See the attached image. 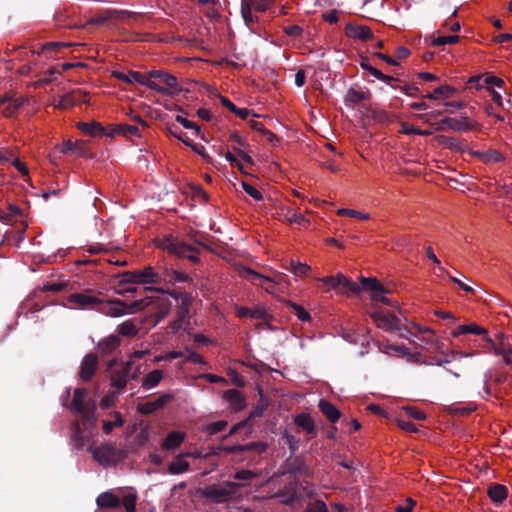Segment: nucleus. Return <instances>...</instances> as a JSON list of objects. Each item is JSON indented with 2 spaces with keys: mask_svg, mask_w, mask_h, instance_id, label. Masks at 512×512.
I'll return each instance as SVG.
<instances>
[{
  "mask_svg": "<svg viewBox=\"0 0 512 512\" xmlns=\"http://www.w3.org/2000/svg\"><path fill=\"white\" fill-rule=\"evenodd\" d=\"M70 393L71 388H67L65 394L62 396V405L71 412L80 415L84 429L91 433L96 427L97 420L95 402L93 400L86 401L88 395L86 388L75 389L73 399L71 403H68Z\"/></svg>",
  "mask_w": 512,
  "mask_h": 512,
  "instance_id": "nucleus-1",
  "label": "nucleus"
},
{
  "mask_svg": "<svg viewBox=\"0 0 512 512\" xmlns=\"http://www.w3.org/2000/svg\"><path fill=\"white\" fill-rule=\"evenodd\" d=\"M147 299H140L133 302H126L117 298L100 304L98 311L109 317H121L129 313L143 310L148 305Z\"/></svg>",
  "mask_w": 512,
  "mask_h": 512,
  "instance_id": "nucleus-2",
  "label": "nucleus"
},
{
  "mask_svg": "<svg viewBox=\"0 0 512 512\" xmlns=\"http://www.w3.org/2000/svg\"><path fill=\"white\" fill-rule=\"evenodd\" d=\"M159 247L169 254L175 255L178 258H186L194 264L199 262L198 254L200 253V250L198 248L172 236L165 237L161 241Z\"/></svg>",
  "mask_w": 512,
  "mask_h": 512,
  "instance_id": "nucleus-3",
  "label": "nucleus"
},
{
  "mask_svg": "<svg viewBox=\"0 0 512 512\" xmlns=\"http://www.w3.org/2000/svg\"><path fill=\"white\" fill-rule=\"evenodd\" d=\"M118 277L120 287L129 284H160L162 282V275L151 266L143 270L124 271Z\"/></svg>",
  "mask_w": 512,
  "mask_h": 512,
  "instance_id": "nucleus-4",
  "label": "nucleus"
},
{
  "mask_svg": "<svg viewBox=\"0 0 512 512\" xmlns=\"http://www.w3.org/2000/svg\"><path fill=\"white\" fill-rule=\"evenodd\" d=\"M112 76L125 83L134 84L138 83L141 85H144L148 87L151 90L156 91L159 94L162 95H171L173 92L169 91L167 88H164V86L159 85L153 80H150L148 76L145 74L138 72V71H128L120 72V71H113Z\"/></svg>",
  "mask_w": 512,
  "mask_h": 512,
  "instance_id": "nucleus-5",
  "label": "nucleus"
},
{
  "mask_svg": "<svg viewBox=\"0 0 512 512\" xmlns=\"http://www.w3.org/2000/svg\"><path fill=\"white\" fill-rule=\"evenodd\" d=\"M238 487V483L227 481L224 482L223 487H219L217 485L206 487L204 490H201V495L214 503H223L231 498L232 494Z\"/></svg>",
  "mask_w": 512,
  "mask_h": 512,
  "instance_id": "nucleus-6",
  "label": "nucleus"
},
{
  "mask_svg": "<svg viewBox=\"0 0 512 512\" xmlns=\"http://www.w3.org/2000/svg\"><path fill=\"white\" fill-rule=\"evenodd\" d=\"M361 284L363 290H368L371 292V299L376 302H381L385 305H392L390 299H388L385 294L389 292V290L381 284L376 278H365L361 277Z\"/></svg>",
  "mask_w": 512,
  "mask_h": 512,
  "instance_id": "nucleus-7",
  "label": "nucleus"
},
{
  "mask_svg": "<svg viewBox=\"0 0 512 512\" xmlns=\"http://www.w3.org/2000/svg\"><path fill=\"white\" fill-rule=\"evenodd\" d=\"M67 303L74 309L92 310L102 304V300L88 293H73L67 297Z\"/></svg>",
  "mask_w": 512,
  "mask_h": 512,
  "instance_id": "nucleus-8",
  "label": "nucleus"
},
{
  "mask_svg": "<svg viewBox=\"0 0 512 512\" xmlns=\"http://www.w3.org/2000/svg\"><path fill=\"white\" fill-rule=\"evenodd\" d=\"M93 458L102 465H109L117 456L118 450L113 445L104 443L99 447L89 446Z\"/></svg>",
  "mask_w": 512,
  "mask_h": 512,
  "instance_id": "nucleus-9",
  "label": "nucleus"
},
{
  "mask_svg": "<svg viewBox=\"0 0 512 512\" xmlns=\"http://www.w3.org/2000/svg\"><path fill=\"white\" fill-rule=\"evenodd\" d=\"M377 327L386 330H401L400 320L397 316L390 312L376 311L370 314Z\"/></svg>",
  "mask_w": 512,
  "mask_h": 512,
  "instance_id": "nucleus-10",
  "label": "nucleus"
},
{
  "mask_svg": "<svg viewBox=\"0 0 512 512\" xmlns=\"http://www.w3.org/2000/svg\"><path fill=\"white\" fill-rule=\"evenodd\" d=\"M24 103V98H15L14 94L10 92H7L0 97V107L5 105L2 111V114L5 117H12L15 115Z\"/></svg>",
  "mask_w": 512,
  "mask_h": 512,
  "instance_id": "nucleus-11",
  "label": "nucleus"
},
{
  "mask_svg": "<svg viewBox=\"0 0 512 512\" xmlns=\"http://www.w3.org/2000/svg\"><path fill=\"white\" fill-rule=\"evenodd\" d=\"M87 102H88V93L83 92L81 90H74V91H71L69 93L62 95L58 104L56 105V107L60 108V109H68L75 105H80L82 103H87Z\"/></svg>",
  "mask_w": 512,
  "mask_h": 512,
  "instance_id": "nucleus-12",
  "label": "nucleus"
},
{
  "mask_svg": "<svg viewBox=\"0 0 512 512\" xmlns=\"http://www.w3.org/2000/svg\"><path fill=\"white\" fill-rule=\"evenodd\" d=\"M285 473L290 475H300L304 477H311L313 475L311 469L305 463L302 457L288 458L286 460Z\"/></svg>",
  "mask_w": 512,
  "mask_h": 512,
  "instance_id": "nucleus-13",
  "label": "nucleus"
},
{
  "mask_svg": "<svg viewBox=\"0 0 512 512\" xmlns=\"http://www.w3.org/2000/svg\"><path fill=\"white\" fill-rule=\"evenodd\" d=\"M149 77L151 80L152 78L159 79L162 83L166 85L165 88H167L169 91L173 92V95H176L179 93L181 89L178 88V80L177 78L165 71L162 70H151L148 73L145 74ZM172 96V94L170 95Z\"/></svg>",
  "mask_w": 512,
  "mask_h": 512,
  "instance_id": "nucleus-14",
  "label": "nucleus"
},
{
  "mask_svg": "<svg viewBox=\"0 0 512 512\" xmlns=\"http://www.w3.org/2000/svg\"><path fill=\"white\" fill-rule=\"evenodd\" d=\"M344 33L349 38L359 39L363 42H367L374 37L368 26L356 25L354 23H347L344 28Z\"/></svg>",
  "mask_w": 512,
  "mask_h": 512,
  "instance_id": "nucleus-15",
  "label": "nucleus"
},
{
  "mask_svg": "<svg viewBox=\"0 0 512 512\" xmlns=\"http://www.w3.org/2000/svg\"><path fill=\"white\" fill-rule=\"evenodd\" d=\"M76 126L84 134H87L91 137H103V136L109 137L110 125L104 127L101 123H99L97 121H92V122H78Z\"/></svg>",
  "mask_w": 512,
  "mask_h": 512,
  "instance_id": "nucleus-16",
  "label": "nucleus"
},
{
  "mask_svg": "<svg viewBox=\"0 0 512 512\" xmlns=\"http://www.w3.org/2000/svg\"><path fill=\"white\" fill-rule=\"evenodd\" d=\"M98 368V357L95 353L87 354L82 362L80 367L79 376L83 381H89L95 374Z\"/></svg>",
  "mask_w": 512,
  "mask_h": 512,
  "instance_id": "nucleus-17",
  "label": "nucleus"
},
{
  "mask_svg": "<svg viewBox=\"0 0 512 512\" xmlns=\"http://www.w3.org/2000/svg\"><path fill=\"white\" fill-rule=\"evenodd\" d=\"M60 151L63 154L70 155L73 157H87V143L83 140H77L75 142L67 140L63 142Z\"/></svg>",
  "mask_w": 512,
  "mask_h": 512,
  "instance_id": "nucleus-18",
  "label": "nucleus"
},
{
  "mask_svg": "<svg viewBox=\"0 0 512 512\" xmlns=\"http://www.w3.org/2000/svg\"><path fill=\"white\" fill-rule=\"evenodd\" d=\"M268 448V444L263 441L250 442L247 444H238L224 448L226 452L232 454H241L247 451H256L259 454L264 453Z\"/></svg>",
  "mask_w": 512,
  "mask_h": 512,
  "instance_id": "nucleus-19",
  "label": "nucleus"
},
{
  "mask_svg": "<svg viewBox=\"0 0 512 512\" xmlns=\"http://www.w3.org/2000/svg\"><path fill=\"white\" fill-rule=\"evenodd\" d=\"M223 399L229 402L232 409L236 412L246 407V399L242 392L237 389H229L223 393Z\"/></svg>",
  "mask_w": 512,
  "mask_h": 512,
  "instance_id": "nucleus-20",
  "label": "nucleus"
},
{
  "mask_svg": "<svg viewBox=\"0 0 512 512\" xmlns=\"http://www.w3.org/2000/svg\"><path fill=\"white\" fill-rule=\"evenodd\" d=\"M472 127H473V125L469 124L466 121V118L457 119V118L446 117L441 120V122L439 123V127L437 129L443 130L445 128H449L454 131H467V130L472 129Z\"/></svg>",
  "mask_w": 512,
  "mask_h": 512,
  "instance_id": "nucleus-21",
  "label": "nucleus"
},
{
  "mask_svg": "<svg viewBox=\"0 0 512 512\" xmlns=\"http://www.w3.org/2000/svg\"><path fill=\"white\" fill-rule=\"evenodd\" d=\"M121 344L118 335H109L108 337L99 341L97 349L102 356L112 354Z\"/></svg>",
  "mask_w": 512,
  "mask_h": 512,
  "instance_id": "nucleus-22",
  "label": "nucleus"
},
{
  "mask_svg": "<svg viewBox=\"0 0 512 512\" xmlns=\"http://www.w3.org/2000/svg\"><path fill=\"white\" fill-rule=\"evenodd\" d=\"M336 291L342 294H355L358 295L362 290V285H358L351 279L347 278L343 274L339 273V285H336Z\"/></svg>",
  "mask_w": 512,
  "mask_h": 512,
  "instance_id": "nucleus-23",
  "label": "nucleus"
},
{
  "mask_svg": "<svg viewBox=\"0 0 512 512\" xmlns=\"http://www.w3.org/2000/svg\"><path fill=\"white\" fill-rule=\"evenodd\" d=\"M116 135H123L125 137H141L139 128L137 126L129 124L110 125L109 137L113 138Z\"/></svg>",
  "mask_w": 512,
  "mask_h": 512,
  "instance_id": "nucleus-24",
  "label": "nucleus"
},
{
  "mask_svg": "<svg viewBox=\"0 0 512 512\" xmlns=\"http://www.w3.org/2000/svg\"><path fill=\"white\" fill-rule=\"evenodd\" d=\"M167 293L175 300H180L179 308L183 317H187L189 314V307L191 305V296L178 288L167 291Z\"/></svg>",
  "mask_w": 512,
  "mask_h": 512,
  "instance_id": "nucleus-25",
  "label": "nucleus"
},
{
  "mask_svg": "<svg viewBox=\"0 0 512 512\" xmlns=\"http://www.w3.org/2000/svg\"><path fill=\"white\" fill-rule=\"evenodd\" d=\"M318 407L319 410L323 413V415L331 423H336L341 417V412L339 411V409L329 401L320 400Z\"/></svg>",
  "mask_w": 512,
  "mask_h": 512,
  "instance_id": "nucleus-26",
  "label": "nucleus"
},
{
  "mask_svg": "<svg viewBox=\"0 0 512 512\" xmlns=\"http://www.w3.org/2000/svg\"><path fill=\"white\" fill-rule=\"evenodd\" d=\"M295 424L302 428L307 434L311 436H315L317 434V430L314 424L313 419L309 414L300 413L295 417Z\"/></svg>",
  "mask_w": 512,
  "mask_h": 512,
  "instance_id": "nucleus-27",
  "label": "nucleus"
},
{
  "mask_svg": "<svg viewBox=\"0 0 512 512\" xmlns=\"http://www.w3.org/2000/svg\"><path fill=\"white\" fill-rule=\"evenodd\" d=\"M96 503L100 508H118L121 506V500L111 492L101 493L97 497Z\"/></svg>",
  "mask_w": 512,
  "mask_h": 512,
  "instance_id": "nucleus-28",
  "label": "nucleus"
},
{
  "mask_svg": "<svg viewBox=\"0 0 512 512\" xmlns=\"http://www.w3.org/2000/svg\"><path fill=\"white\" fill-rule=\"evenodd\" d=\"M81 425H82V422L80 423V422L76 421L72 424V427H71V432H72L71 439L78 449H82L90 441V438L83 434Z\"/></svg>",
  "mask_w": 512,
  "mask_h": 512,
  "instance_id": "nucleus-29",
  "label": "nucleus"
},
{
  "mask_svg": "<svg viewBox=\"0 0 512 512\" xmlns=\"http://www.w3.org/2000/svg\"><path fill=\"white\" fill-rule=\"evenodd\" d=\"M456 91L455 88L449 86V85H441L437 88H435L432 92H429L422 97L424 99L429 100H436V99H447L450 98L454 92Z\"/></svg>",
  "mask_w": 512,
  "mask_h": 512,
  "instance_id": "nucleus-30",
  "label": "nucleus"
},
{
  "mask_svg": "<svg viewBox=\"0 0 512 512\" xmlns=\"http://www.w3.org/2000/svg\"><path fill=\"white\" fill-rule=\"evenodd\" d=\"M184 439L185 434L180 431L169 432L164 439L162 447L166 450H174L183 443Z\"/></svg>",
  "mask_w": 512,
  "mask_h": 512,
  "instance_id": "nucleus-31",
  "label": "nucleus"
},
{
  "mask_svg": "<svg viewBox=\"0 0 512 512\" xmlns=\"http://www.w3.org/2000/svg\"><path fill=\"white\" fill-rule=\"evenodd\" d=\"M119 335L127 338L135 337L139 332V326L133 319H128L117 326Z\"/></svg>",
  "mask_w": 512,
  "mask_h": 512,
  "instance_id": "nucleus-32",
  "label": "nucleus"
},
{
  "mask_svg": "<svg viewBox=\"0 0 512 512\" xmlns=\"http://www.w3.org/2000/svg\"><path fill=\"white\" fill-rule=\"evenodd\" d=\"M467 333L484 336L487 334V331L483 327H481L475 323H471V324H466V325H460L459 327H457V329L452 332V336L458 337L460 335L467 334Z\"/></svg>",
  "mask_w": 512,
  "mask_h": 512,
  "instance_id": "nucleus-33",
  "label": "nucleus"
},
{
  "mask_svg": "<svg viewBox=\"0 0 512 512\" xmlns=\"http://www.w3.org/2000/svg\"><path fill=\"white\" fill-rule=\"evenodd\" d=\"M163 280H167L169 283H177L190 282L192 278L186 273L170 268L165 270L164 275L162 276V281Z\"/></svg>",
  "mask_w": 512,
  "mask_h": 512,
  "instance_id": "nucleus-34",
  "label": "nucleus"
},
{
  "mask_svg": "<svg viewBox=\"0 0 512 512\" xmlns=\"http://www.w3.org/2000/svg\"><path fill=\"white\" fill-rule=\"evenodd\" d=\"M488 496L495 503L503 502L508 496V490L504 485L496 484L489 488Z\"/></svg>",
  "mask_w": 512,
  "mask_h": 512,
  "instance_id": "nucleus-35",
  "label": "nucleus"
},
{
  "mask_svg": "<svg viewBox=\"0 0 512 512\" xmlns=\"http://www.w3.org/2000/svg\"><path fill=\"white\" fill-rule=\"evenodd\" d=\"M189 467V463L179 455L168 465V472L172 475L181 474L188 471Z\"/></svg>",
  "mask_w": 512,
  "mask_h": 512,
  "instance_id": "nucleus-36",
  "label": "nucleus"
},
{
  "mask_svg": "<svg viewBox=\"0 0 512 512\" xmlns=\"http://www.w3.org/2000/svg\"><path fill=\"white\" fill-rule=\"evenodd\" d=\"M371 96L370 92L359 91L350 88L345 96V100L353 105L359 104L360 102L369 99Z\"/></svg>",
  "mask_w": 512,
  "mask_h": 512,
  "instance_id": "nucleus-37",
  "label": "nucleus"
},
{
  "mask_svg": "<svg viewBox=\"0 0 512 512\" xmlns=\"http://www.w3.org/2000/svg\"><path fill=\"white\" fill-rule=\"evenodd\" d=\"M275 497L281 498V503L285 505H291L296 500V492L291 487H284L282 489H279L275 494Z\"/></svg>",
  "mask_w": 512,
  "mask_h": 512,
  "instance_id": "nucleus-38",
  "label": "nucleus"
},
{
  "mask_svg": "<svg viewBox=\"0 0 512 512\" xmlns=\"http://www.w3.org/2000/svg\"><path fill=\"white\" fill-rule=\"evenodd\" d=\"M242 275L250 280L253 284H257L263 286L264 282H272L269 277L263 276L250 268L244 267L242 270Z\"/></svg>",
  "mask_w": 512,
  "mask_h": 512,
  "instance_id": "nucleus-39",
  "label": "nucleus"
},
{
  "mask_svg": "<svg viewBox=\"0 0 512 512\" xmlns=\"http://www.w3.org/2000/svg\"><path fill=\"white\" fill-rule=\"evenodd\" d=\"M162 377L163 373L161 370H153L144 377L142 386L145 388H154L160 383Z\"/></svg>",
  "mask_w": 512,
  "mask_h": 512,
  "instance_id": "nucleus-40",
  "label": "nucleus"
},
{
  "mask_svg": "<svg viewBox=\"0 0 512 512\" xmlns=\"http://www.w3.org/2000/svg\"><path fill=\"white\" fill-rule=\"evenodd\" d=\"M371 117L374 121L384 125H388L392 122L391 115L384 109H371Z\"/></svg>",
  "mask_w": 512,
  "mask_h": 512,
  "instance_id": "nucleus-41",
  "label": "nucleus"
},
{
  "mask_svg": "<svg viewBox=\"0 0 512 512\" xmlns=\"http://www.w3.org/2000/svg\"><path fill=\"white\" fill-rule=\"evenodd\" d=\"M293 274L297 276H305L311 270V267L305 263L295 262L291 260L289 262V267H287Z\"/></svg>",
  "mask_w": 512,
  "mask_h": 512,
  "instance_id": "nucleus-42",
  "label": "nucleus"
},
{
  "mask_svg": "<svg viewBox=\"0 0 512 512\" xmlns=\"http://www.w3.org/2000/svg\"><path fill=\"white\" fill-rule=\"evenodd\" d=\"M283 218L289 224H301L302 222L306 221L302 214H298L291 209H286L285 213H283Z\"/></svg>",
  "mask_w": 512,
  "mask_h": 512,
  "instance_id": "nucleus-43",
  "label": "nucleus"
},
{
  "mask_svg": "<svg viewBox=\"0 0 512 512\" xmlns=\"http://www.w3.org/2000/svg\"><path fill=\"white\" fill-rule=\"evenodd\" d=\"M460 37L458 35H449V36H438L432 41L433 46H443L446 44H456L459 41Z\"/></svg>",
  "mask_w": 512,
  "mask_h": 512,
  "instance_id": "nucleus-44",
  "label": "nucleus"
},
{
  "mask_svg": "<svg viewBox=\"0 0 512 512\" xmlns=\"http://www.w3.org/2000/svg\"><path fill=\"white\" fill-rule=\"evenodd\" d=\"M288 304L293 309L294 313L300 321L306 322L311 320L310 314L302 306L293 302H289Z\"/></svg>",
  "mask_w": 512,
  "mask_h": 512,
  "instance_id": "nucleus-45",
  "label": "nucleus"
},
{
  "mask_svg": "<svg viewBox=\"0 0 512 512\" xmlns=\"http://www.w3.org/2000/svg\"><path fill=\"white\" fill-rule=\"evenodd\" d=\"M337 214L340 216H348L351 218H358L361 220H367L369 218L368 214H365V213H362L360 211L353 210V209H347V208L339 209Z\"/></svg>",
  "mask_w": 512,
  "mask_h": 512,
  "instance_id": "nucleus-46",
  "label": "nucleus"
},
{
  "mask_svg": "<svg viewBox=\"0 0 512 512\" xmlns=\"http://www.w3.org/2000/svg\"><path fill=\"white\" fill-rule=\"evenodd\" d=\"M241 186L243 188V190L250 196L252 197L254 200L256 201H261L263 199V195L262 193L257 190L254 186H252L251 184H249L248 182L246 181H242L241 182Z\"/></svg>",
  "mask_w": 512,
  "mask_h": 512,
  "instance_id": "nucleus-47",
  "label": "nucleus"
},
{
  "mask_svg": "<svg viewBox=\"0 0 512 512\" xmlns=\"http://www.w3.org/2000/svg\"><path fill=\"white\" fill-rule=\"evenodd\" d=\"M282 437L288 444L291 454L296 453V451L299 448L300 439L295 437L294 435L289 434L287 431H284Z\"/></svg>",
  "mask_w": 512,
  "mask_h": 512,
  "instance_id": "nucleus-48",
  "label": "nucleus"
},
{
  "mask_svg": "<svg viewBox=\"0 0 512 512\" xmlns=\"http://www.w3.org/2000/svg\"><path fill=\"white\" fill-rule=\"evenodd\" d=\"M228 425V422L225 420H219L216 422H213L206 427V432L209 435H215L221 431H223Z\"/></svg>",
  "mask_w": 512,
  "mask_h": 512,
  "instance_id": "nucleus-49",
  "label": "nucleus"
},
{
  "mask_svg": "<svg viewBox=\"0 0 512 512\" xmlns=\"http://www.w3.org/2000/svg\"><path fill=\"white\" fill-rule=\"evenodd\" d=\"M128 379L119 371L111 375V385L117 389H123L127 385Z\"/></svg>",
  "mask_w": 512,
  "mask_h": 512,
  "instance_id": "nucleus-50",
  "label": "nucleus"
},
{
  "mask_svg": "<svg viewBox=\"0 0 512 512\" xmlns=\"http://www.w3.org/2000/svg\"><path fill=\"white\" fill-rule=\"evenodd\" d=\"M118 399V393L115 391L109 392L107 395H105L101 402L100 406L102 409H108L115 405L116 401Z\"/></svg>",
  "mask_w": 512,
  "mask_h": 512,
  "instance_id": "nucleus-51",
  "label": "nucleus"
},
{
  "mask_svg": "<svg viewBox=\"0 0 512 512\" xmlns=\"http://www.w3.org/2000/svg\"><path fill=\"white\" fill-rule=\"evenodd\" d=\"M369 73L372 76H374L375 78H377L378 80L385 82L387 85H391V82L398 81V78L386 75V74L382 73L380 70L376 69L375 67L371 68Z\"/></svg>",
  "mask_w": 512,
  "mask_h": 512,
  "instance_id": "nucleus-52",
  "label": "nucleus"
},
{
  "mask_svg": "<svg viewBox=\"0 0 512 512\" xmlns=\"http://www.w3.org/2000/svg\"><path fill=\"white\" fill-rule=\"evenodd\" d=\"M175 120H176V122L181 124L184 128L195 130L196 135H198L200 133V127L197 124H195L194 122L188 120L187 118H185L181 115H177Z\"/></svg>",
  "mask_w": 512,
  "mask_h": 512,
  "instance_id": "nucleus-53",
  "label": "nucleus"
},
{
  "mask_svg": "<svg viewBox=\"0 0 512 512\" xmlns=\"http://www.w3.org/2000/svg\"><path fill=\"white\" fill-rule=\"evenodd\" d=\"M8 162H11L12 165L22 174V176L27 177L29 175V170L26 164L23 163L18 157H14V154L12 155V159H10Z\"/></svg>",
  "mask_w": 512,
  "mask_h": 512,
  "instance_id": "nucleus-54",
  "label": "nucleus"
},
{
  "mask_svg": "<svg viewBox=\"0 0 512 512\" xmlns=\"http://www.w3.org/2000/svg\"><path fill=\"white\" fill-rule=\"evenodd\" d=\"M266 409H267V405L266 404L258 403L257 405H255L251 409L247 420L249 421L251 419H255V418L261 417L264 414V412L266 411Z\"/></svg>",
  "mask_w": 512,
  "mask_h": 512,
  "instance_id": "nucleus-55",
  "label": "nucleus"
},
{
  "mask_svg": "<svg viewBox=\"0 0 512 512\" xmlns=\"http://www.w3.org/2000/svg\"><path fill=\"white\" fill-rule=\"evenodd\" d=\"M257 476L256 473H254L251 470H239L234 474V479L239 481H250L254 479Z\"/></svg>",
  "mask_w": 512,
  "mask_h": 512,
  "instance_id": "nucleus-56",
  "label": "nucleus"
},
{
  "mask_svg": "<svg viewBox=\"0 0 512 512\" xmlns=\"http://www.w3.org/2000/svg\"><path fill=\"white\" fill-rule=\"evenodd\" d=\"M121 505L124 506L127 512H135L136 496L133 494L126 495Z\"/></svg>",
  "mask_w": 512,
  "mask_h": 512,
  "instance_id": "nucleus-57",
  "label": "nucleus"
},
{
  "mask_svg": "<svg viewBox=\"0 0 512 512\" xmlns=\"http://www.w3.org/2000/svg\"><path fill=\"white\" fill-rule=\"evenodd\" d=\"M70 45L71 44L64 42H47L42 46V50H49L57 53L62 48H67Z\"/></svg>",
  "mask_w": 512,
  "mask_h": 512,
  "instance_id": "nucleus-58",
  "label": "nucleus"
},
{
  "mask_svg": "<svg viewBox=\"0 0 512 512\" xmlns=\"http://www.w3.org/2000/svg\"><path fill=\"white\" fill-rule=\"evenodd\" d=\"M405 411H406L407 415L413 419H416V420H425L426 419V414L423 411H421L415 407L407 406V407H405Z\"/></svg>",
  "mask_w": 512,
  "mask_h": 512,
  "instance_id": "nucleus-59",
  "label": "nucleus"
},
{
  "mask_svg": "<svg viewBox=\"0 0 512 512\" xmlns=\"http://www.w3.org/2000/svg\"><path fill=\"white\" fill-rule=\"evenodd\" d=\"M190 147L194 152H196L198 155H200L207 163L212 162V158L208 155V153L206 152V149L203 145L195 144L192 142V146H190Z\"/></svg>",
  "mask_w": 512,
  "mask_h": 512,
  "instance_id": "nucleus-60",
  "label": "nucleus"
},
{
  "mask_svg": "<svg viewBox=\"0 0 512 512\" xmlns=\"http://www.w3.org/2000/svg\"><path fill=\"white\" fill-rule=\"evenodd\" d=\"M416 506V501L412 498H407L403 505H399L395 508L396 512H412L413 508Z\"/></svg>",
  "mask_w": 512,
  "mask_h": 512,
  "instance_id": "nucleus-61",
  "label": "nucleus"
},
{
  "mask_svg": "<svg viewBox=\"0 0 512 512\" xmlns=\"http://www.w3.org/2000/svg\"><path fill=\"white\" fill-rule=\"evenodd\" d=\"M137 409H138V412L143 415H150V414L154 413L155 411H157L154 404L152 403V401H148V402L138 405Z\"/></svg>",
  "mask_w": 512,
  "mask_h": 512,
  "instance_id": "nucleus-62",
  "label": "nucleus"
},
{
  "mask_svg": "<svg viewBox=\"0 0 512 512\" xmlns=\"http://www.w3.org/2000/svg\"><path fill=\"white\" fill-rule=\"evenodd\" d=\"M250 317L257 320H265L267 318V312L262 307L250 308Z\"/></svg>",
  "mask_w": 512,
  "mask_h": 512,
  "instance_id": "nucleus-63",
  "label": "nucleus"
},
{
  "mask_svg": "<svg viewBox=\"0 0 512 512\" xmlns=\"http://www.w3.org/2000/svg\"><path fill=\"white\" fill-rule=\"evenodd\" d=\"M306 512H328V509L322 500H316L312 507L306 509Z\"/></svg>",
  "mask_w": 512,
  "mask_h": 512,
  "instance_id": "nucleus-64",
  "label": "nucleus"
}]
</instances>
